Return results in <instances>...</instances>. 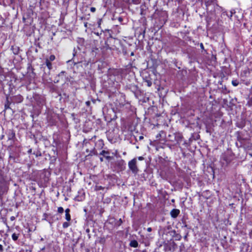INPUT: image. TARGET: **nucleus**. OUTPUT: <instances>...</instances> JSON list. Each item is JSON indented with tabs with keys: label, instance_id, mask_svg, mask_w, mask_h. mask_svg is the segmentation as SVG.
<instances>
[{
	"label": "nucleus",
	"instance_id": "nucleus-48",
	"mask_svg": "<svg viewBox=\"0 0 252 252\" xmlns=\"http://www.w3.org/2000/svg\"><path fill=\"white\" fill-rule=\"evenodd\" d=\"M94 34L99 36L100 38H102V35L100 36V33H99L98 32H94Z\"/></svg>",
	"mask_w": 252,
	"mask_h": 252
},
{
	"label": "nucleus",
	"instance_id": "nucleus-11",
	"mask_svg": "<svg viewBox=\"0 0 252 252\" xmlns=\"http://www.w3.org/2000/svg\"><path fill=\"white\" fill-rule=\"evenodd\" d=\"M237 139L240 143V146L246 145L248 141V138L246 137H244L242 133H238Z\"/></svg>",
	"mask_w": 252,
	"mask_h": 252
},
{
	"label": "nucleus",
	"instance_id": "nucleus-31",
	"mask_svg": "<svg viewBox=\"0 0 252 252\" xmlns=\"http://www.w3.org/2000/svg\"><path fill=\"white\" fill-rule=\"evenodd\" d=\"M246 105L252 109V96L249 98Z\"/></svg>",
	"mask_w": 252,
	"mask_h": 252
},
{
	"label": "nucleus",
	"instance_id": "nucleus-40",
	"mask_svg": "<svg viewBox=\"0 0 252 252\" xmlns=\"http://www.w3.org/2000/svg\"><path fill=\"white\" fill-rule=\"evenodd\" d=\"M64 211V209L62 207H58V212L60 214H62Z\"/></svg>",
	"mask_w": 252,
	"mask_h": 252
},
{
	"label": "nucleus",
	"instance_id": "nucleus-14",
	"mask_svg": "<svg viewBox=\"0 0 252 252\" xmlns=\"http://www.w3.org/2000/svg\"><path fill=\"white\" fill-rule=\"evenodd\" d=\"M210 15L209 14V12H207L208 15L206 17V21L207 23V26H209L211 25L212 21H214V13L212 11L210 12Z\"/></svg>",
	"mask_w": 252,
	"mask_h": 252
},
{
	"label": "nucleus",
	"instance_id": "nucleus-29",
	"mask_svg": "<svg viewBox=\"0 0 252 252\" xmlns=\"http://www.w3.org/2000/svg\"><path fill=\"white\" fill-rule=\"evenodd\" d=\"M19 236H20V234L19 233H14L12 235V240L13 241H17L18 240Z\"/></svg>",
	"mask_w": 252,
	"mask_h": 252
},
{
	"label": "nucleus",
	"instance_id": "nucleus-35",
	"mask_svg": "<svg viewBox=\"0 0 252 252\" xmlns=\"http://www.w3.org/2000/svg\"><path fill=\"white\" fill-rule=\"evenodd\" d=\"M239 84L238 80L237 79L233 80L232 81V84L234 87H237Z\"/></svg>",
	"mask_w": 252,
	"mask_h": 252
},
{
	"label": "nucleus",
	"instance_id": "nucleus-59",
	"mask_svg": "<svg viewBox=\"0 0 252 252\" xmlns=\"http://www.w3.org/2000/svg\"><path fill=\"white\" fill-rule=\"evenodd\" d=\"M32 153V149H29L28 151V153L30 154H31Z\"/></svg>",
	"mask_w": 252,
	"mask_h": 252
},
{
	"label": "nucleus",
	"instance_id": "nucleus-2",
	"mask_svg": "<svg viewBox=\"0 0 252 252\" xmlns=\"http://www.w3.org/2000/svg\"><path fill=\"white\" fill-rule=\"evenodd\" d=\"M153 17L156 20L159 22L160 26L164 25L168 20L167 12L162 9H157L153 14Z\"/></svg>",
	"mask_w": 252,
	"mask_h": 252
},
{
	"label": "nucleus",
	"instance_id": "nucleus-16",
	"mask_svg": "<svg viewBox=\"0 0 252 252\" xmlns=\"http://www.w3.org/2000/svg\"><path fill=\"white\" fill-rule=\"evenodd\" d=\"M105 41L109 44V45H110L111 47H113L114 50L116 49L115 44L116 42L118 41L117 39L112 37L111 38H109L108 39H106Z\"/></svg>",
	"mask_w": 252,
	"mask_h": 252
},
{
	"label": "nucleus",
	"instance_id": "nucleus-22",
	"mask_svg": "<svg viewBox=\"0 0 252 252\" xmlns=\"http://www.w3.org/2000/svg\"><path fill=\"white\" fill-rule=\"evenodd\" d=\"M100 155H102L107 160H110L112 158L109 156L110 153L108 151L102 150L100 153Z\"/></svg>",
	"mask_w": 252,
	"mask_h": 252
},
{
	"label": "nucleus",
	"instance_id": "nucleus-64",
	"mask_svg": "<svg viewBox=\"0 0 252 252\" xmlns=\"http://www.w3.org/2000/svg\"><path fill=\"white\" fill-rule=\"evenodd\" d=\"M100 160L101 161H103V158H100Z\"/></svg>",
	"mask_w": 252,
	"mask_h": 252
},
{
	"label": "nucleus",
	"instance_id": "nucleus-28",
	"mask_svg": "<svg viewBox=\"0 0 252 252\" xmlns=\"http://www.w3.org/2000/svg\"><path fill=\"white\" fill-rule=\"evenodd\" d=\"M104 48L106 50H109L110 51L114 50L113 47H112L109 45V44L105 40V46H104Z\"/></svg>",
	"mask_w": 252,
	"mask_h": 252
},
{
	"label": "nucleus",
	"instance_id": "nucleus-41",
	"mask_svg": "<svg viewBox=\"0 0 252 252\" xmlns=\"http://www.w3.org/2000/svg\"><path fill=\"white\" fill-rule=\"evenodd\" d=\"M173 0H163V3L166 5H168L169 2L172 1Z\"/></svg>",
	"mask_w": 252,
	"mask_h": 252
},
{
	"label": "nucleus",
	"instance_id": "nucleus-42",
	"mask_svg": "<svg viewBox=\"0 0 252 252\" xmlns=\"http://www.w3.org/2000/svg\"><path fill=\"white\" fill-rule=\"evenodd\" d=\"M222 89H223V92L224 93H228L229 91H227V88L225 86H224V87H222Z\"/></svg>",
	"mask_w": 252,
	"mask_h": 252
},
{
	"label": "nucleus",
	"instance_id": "nucleus-5",
	"mask_svg": "<svg viewBox=\"0 0 252 252\" xmlns=\"http://www.w3.org/2000/svg\"><path fill=\"white\" fill-rule=\"evenodd\" d=\"M84 60V58L82 55L77 52L75 48H74L73 51V57L70 60L67 61V63L72 62L74 65L77 64L82 63Z\"/></svg>",
	"mask_w": 252,
	"mask_h": 252
},
{
	"label": "nucleus",
	"instance_id": "nucleus-36",
	"mask_svg": "<svg viewBox=\"0 0 252 252\" xmlns=\"http://www.w3.org/2000/svg\"><path fill=\"white\" fill-rule=\"evenodd\" d=\"M66 72L65 71H62L59 74L58 77L61 78V79L63 78V76H64L66 74Z\"/></svg>",
	"mask_w": 252,
	"mask_h": 252
},
{
	"label": "nucleus",
	"instance_id": "nucleus-63",
	"mask_svg": "<svg viewBox=\"0 0 252 252\" xmlns=\"http://www.w3.org/2000/svg\"><path fill=\"white\" fill-rule=\"evenodd\" d=\"M134 52H132L131 53H130V56H134Z\"/></svg>",
	"mask_w": 252,
	"mask_h": 252
},
{
	"label": "nucleus",
	"instance_id": "nucleus-62",
	"mask_svg": "<svg viewBox=\"0 0 252 252\" xmlns=\"http://www.w3.org/2000/svg\"><path fill=\"white\" fill-rule=\"evenodd\" d=\"M182 144L183 145H187V141H184Z\"/></svg>",
	"mask_w": 252,
	"mask_h": 252
},
{
	"label": "nucleus",
	"instance_id": "nucleus-50",
	"mask_svg": "<svg viewBox=\"0 0 252 252\" xmlns=\"http://www.w3.org/2000/svg\"><path fill=\"white\" fill-rule=\"evenodd\" d=\"M33 154L35 155L36 157L41 156V154L39 152H37L36 154L35 153H34Z\"/></svg>",
	"mask_w": 252,
	"mask_h": 252
},
{
	"label": "nucleus",
	"instance_id": "nucleus-58",
	"mask_svg": "<svg viewBox=\"0 0 252 252\" xmlns=\"http://www.w3.org/2000/svg\"><path fill=\"white\" fill-rule=\"evenodd\" d=\"M91 102L89 101H87L86 102V104L87 106H89L90 105Z\"/></svg>",
	"mask_w": 252,
	"mask_h": 252
},
{
	"label": "nucleus",
	"instance_id": "nucleus-60",
	"mask_svg": "<svg viewBox=\"0 0 252 252\" xmlns=\"http://www.w3.org/2000/svg\"><path fill=\"white\" fill-rule=\"evenodd\" d=\"M143 138H144V137L143 136H140L139 137V140H141L143 139Z\"/></svg>",
	"mask_w": 252,
	"mask_h": 252
},
{
	"label": "nucleus",
	"instance_id": "nucleus-27",
	"mask_svg": "<svg viewBox=\"0 0 252 252\" xmlns=\"http://www.w3.org/2000/svg\"><path fill=\"white\" fill-rule=\"evenodd\" d=\"M7 85L8 86V90H9V94L10 95L11 93H13V90L15 89L14 85H13L11 83H8L7 84Z\"/></svg>",
	"mask_w": 252,
	"mask_h": 252
},
{
	"label": "nucleus",
	"instance_id": "nucleus-25",
	"mask_svg": "<svg viewBox=\"0 0 252 252\" xmlns=\"http://www.w3.org/2000/svg\"><path fill=\"white\" fill-rule=\"evenodd\" d=\"M70 209L67 208L65 210V219L67 221H70L71 220V216L69 214Z\"/></svg>",
	"mask_w": 252,
	"mask_h": 252
},
{
	"label": "nucleus",
	"instance_id": "nucleus-12",
	"mask_svg": "<svg viewBox=\"0 0 252 252\" xmlns=\"http://www.w3.org/2000/svg\"><path fill=\"white\" fill-rule=\"evenodd\" d=\"M143 92L139 88L136 90L135 93H134L135 97L138 99L139 101H142L143 102H146L144 99L142 100V98L143 95Z\"/></svg>",
	"mask_w": 252,
	"mask_h": 252
},
{
	"label": "nucleus",
	"instance_id": "nucleus-24",
	"mask_svg": "<svg viewBox=\"0 0 252 252\" xmlns=\"http://www.w3.org/2000/svg\"><path fill=\"white\" fill-rule=\"evenodd\" d=\"M11 50L14 55H18L19 53L20 48L18 46L13 45L11 47Z\"/></svg>",
	"mask_w": 252,
	"mask_h": 252
},
{
	"label": "nucleus",
	"instance_id": "nucleus-32",
	"mask_svg": "<svg viewBox=\"0 0 252 252\" xmlns=\"http://www.w3.org/2000/svg\"><path fill=\"white\" fill-rule=\"evenodd\" d=\"M125 165H126L125 162L123 159H121L118 162V165L120 166L121 167H122V166H125Z\"/></svg>",
	"mask_w": 252,
	"mask_h": 252
},
{
	"label": "nucleus",
	"instance_id": "nucleus-44",
	"mask_svg": "<svg viewBox=\"0 0 252 252\" xmlns=\"http://www.w3.org/2000/svg\"><path fill=\"white\" fill-rule=\"evenodd\" d=\"M163 131H160V132L157 135V138H158L161 136V133H163Z\"/></svg>",
	"mask_w": 252,
	"mask_h": 252
},
{
	"label": "nucleus",
	"instance_id": "nucleus-10",
	"mask_svg": "<svg viewBox=\"0 0 252 252\" xmlns=\"http://www.w3.org/2000/svg\"><path fill=\"white\" fill-rule=\"evenodd\" d=\"M113 32L112 30L105 29L104 31H101L100 34V36L102 35V38L104 40L108 39L109 38L112 37Z\"/></svg>",
	"mask_w": 252,
	"mask_h": 252
},
{
	"label": "nucleus",
	"instance_id": "nucleus-30",
	"mask_svg": "<svg viewBox=\"0 0 252 252\" xmlns=\"http://www.w3.org/2000/svg\"><path fill=\"white\" fill-rule=\"evenodd\" d=\"M130 246L133 248H137L138 246V244L136 241L133 240V241H131V242L130 243Z\"/></svg>",
	"mask_w": 252,
	"mask_h": 252
},
{
	"label": "nucleus",
	"instance_id": "nucleus-19",
	"mask_svg": "<svg viewBox=\"0 0 252 252\" xmlns=\"http://www.w3.org/2000/svg\"><path fill=\"white\" fill-rule=\"evenodd\" d=\"M45 65L48 69H49L48 74L49 75L50 73V71L53 69V66L52 62L47 60L45 59V62L43 63L42 66Z\"/></svg>",
	"mask_w": 252,
	"mask_h": 252
},
{
	"label": "nucleus",
	"instance_id": "nucleus-54",
	"mask_svg": "<svg viewBox=\"0 0 252 252\" xmlns=\"http://www.w3.org/2000/svg\"><path fill=\"white\" fill-rule=\"evenodd\" d=\"M135 4H138L140 2V0H133Z\"/></svg>",
	"mask_w": 252,
	"mask_h": 252
},
{
	"label": "nucleus",
	"instance_id": "nucleus-33",
	"mask_svg": "<svg viewBox=\"0 0 252 252\" xmlns=\"http://www.w3.org/2000/svg\"><path fill=\"white\" fill-rule=\"evenodd\" d=\"M46 59L52 62L56 59V57L54 55H51L49 58H46Z\"/></svg>",
	"mask_w": 252,
	"mask_h": 252
},
{
	"label": "nucleus",
	"instance_id": "nucleus-52",
	"mask_svg": "<svg viewBox=\"0 0 252 252\" xmlns=\"http://www.w3.org/2000/svg\"><path fill=\"white\" fill-rule=\"evenodd\" d=\"M200 47L202 50H205L204 45L202 43H200Z\"/></svg>",
	"mask_w": 252,
	"mask_h": 252
},
{
	"label": "nucleus",
	"instance_id": "nucleus-21",
	"mask_svg": "<svg viewBox=\"0 0 252 252\" xmlns=\"http://www.w3.org/2000/svg\"><path fill=\"white\" fill-rule=\"evenodd\" d=\"M180 210L177 209H173L170 212V215L172 218H176L180 214Z\"/></svg>",
	"mask_w": 252,
	"mask_h": 252
},
{
	"label": "nucleus",
	"instance_id": "nucleus-39",
	"mask_svg": "<svg viewBox=\"0 0 252 252\" xmlns=\"http://www.w3.org/2000/svg\"><path fill=\"white\" fill-rule=\"evenodd\" d=\"M45 2V0H40V2H39V6L40 7V9H43V5H42V3H44Z\"/></svg>",
	"mask_w": 252,
	"mask_h": 252
},
{
	"label": "nucleus",
	"instance_id": "nucleus-6",
	"mask_svg": "<svg viewBox=\"0 0 252 252\" xmlns=\"http://www.w3.org/2000/svg\"><path fill=\"white\" fill-rule=\"evenodd\" d=\"M7 137V143L9 148H11L15 142L16 137L15 132L12 129H8L6 132Z\"/></svg>",
	"mask_w": 252,
	"mask_h": 252
},
{
	"label": "nucleus",
	"instance_id": "nucleus-18",
	"mask_svg": "<svg viewBox=\"0 0 252 252\" xmlns=\"http://www.w3.org/2000/svg\"><path fill=\"white\" fill-rule=\"evenodd\" d=\"M102 112H103V114L105 116L104 117H105L106 121H111L113 120L116 119L117 118L116 113V111H110L111 112H112V116H111L110 118H109L108 116H107V115H108V114L104 113V111H102Z\"/></svg>",
	"mask_w": 252,
	"mask_h": 252
},
{
	"label": "nucleus",
	"instance_id": "nucleus-13",
	"mask_svg": "<svg viewBox=\"0 0 252 252\" xmlns=\"http://www.w3.org/2000/svg\"><path fill=\"white\" fill-rule=\"evenodd\" d=\"M49 175L50 174L49 173H47L45 172H42L40 174L41 183L43 184L47 183L49 181Z\"/></svg>",
	"mask_w": 252,
	"mask_h": 252
},
{
	"label": "nucleus",
	"instance_id": "nucleus-51",
	"mask_svg": "<svg viewBox=\"0 0 252 252\" xmlns=\"http://www.w3.org/2000/svg\"><path fill=\"white\" fill-rule=\"evenodd\" d=\"M31 50L33 49L35 53H37L38 52V49L36 48L31 47Z\"/></svg>",
	"mask_w": 252,
	"mask_h": 252
},
{
	"label": "nucleus",
	"instance_id": "nucleus-43",
	"mask_svg": "<svg viewBox=\"0 0 252 252\" xmlns=\"http://www.w3.org/2000/svg\"><path fill=\"white\" fill-rule=\"evenodd\" d=\"M21 0H10V3H15L17 2H20Z\"/></svg>",
	"mask_w": 252,
	"mask_h": 252
},
{
	"label": "nucleus",
	"instance_id": "nucleus-53",
	"mask_svg": "<svg viewBox=\"0 0 252 252\" xmlns=\"http://www.w3.org/2000/svg\"><path fill=\"white\" fill-rule=\"evenodd\" d=\"M123 53L124 55H126L127 54L126 50L125 49H123Z\"/></svg>",
	"mask_w": 252,
	"mask_h": 252
},
{
	"label": "nucleus",
	"instance_id": "nucleus-45",
	"mask_svg": "<svg viewBox=\"0 0 252 252\" xmlns=\"http://www.w3.org/2000/svg\"><path fill=\"white\" fill-rule=\"evenodd\" d=\"M3 73V69L0 65V76L2 75Z\"/></svg>",
	"mask_w": 252,
	"mask_h": 252
},
{
	"label": "nucleus",
	"instance_id": "nucleus-4",
	"mask_svg": "<svg viewBox=\"0 0 252 252\" xmlns=\"http://www.w3.org/2000/svg\"><path fill=\"white\" fill-rule=\"evenodd\" d=\"M233 156L229 153H223L220 157V161L223 167L227 166L233 160Z\"/></svg>",
	"mask_w": 252,
	"mask_h": 252
},
{
	"label": "nucleus",
	"instance_id": "nucleus-8",
	"mask_svg": "<svg viewBox=\"0 0 252 252\" xmlns=\"http://www.w3.org/2000/svg\"><path fill=\"white\" fill-rule=\"evenodd\" d=\"M6 189V182L3 176V171L0 167V190L4 192Z\"/></svg>",
	"mask_w": 252,
	"mask_h": 252
},
{
	"label": "nucleus",
	"instance_id": "nucleus-61",
	"mask_svg": "<svg viewBox=\"0 0 252 252\" xmlns=\"http://www.w3.org/2000/svg\"><path fill=\"white\" fill-rule=\"evenodd\" d=\"M97 188L98 190H100V189H103L102 187H101V186H98V187H97Z\"/></svg>",
	"mask_w": 252,
	"mask_h": 252
},
{
	"label": "nucleus",
	"instance_id": "nucleus-7",
	"mask_svg": "<svg viewBox=\"0 0 252 252\" xmlns=\"http://www.w3.org/2000/svg\"><path fill=\"white\" fill-rule=\"evenodd\" d=\"M137 160L136 158H134L132 160H130L128 163V166L129 169L131 172L136 174L138 172V169L136 165Z\"/></svg>",
	"mask_w": 252,
	"mask_h": 252
},
{
	"label": "nucleus",
	"instance_id": "nucleus-46",
	"mask_svg": "<svg viewBox=\"0 0 252 252\" xmlns=\"http://www.w3.org/2000/svg\"><path fill=\"white\" fill-rule=\"evenodd\" d=\"M122 222H123V221H122V219H120L119 220H118V222H117V223H118L117 225H118V226H120V225H121V224L122 223Z\"/></svg>",
	"mask_w": 252,
	"mask_h": 252
},
{
	"label": "nucleus",
	"instance_id": "nucleus-56",
	"mask_svg": "<svg viewBox=\"0 0 252 252\" xmlns=\"http://www.w3.org/2000/svg\"><path fill=\"white\" fill-rule=\"evenodd\" d=\"M152 228L151 227H148V228H147V231H148V232H151V231H152Z\"/></svg>",
	"mask_w": 252,
	"mask_h": 252
},
{
	"label": "nucleus",
	"instance_id": "nucleus-1",
	"mask_svg": "<svg viewBox=\"0 0 252 252\" xmlns=\"http://www.w3.org/2000/svg\"><path fill=\"white\" fill-rule=\"evenodd\" d=\"M23 100V97L18 94L10 96L9 94H6V101L4 104L5 109H10L12 110L14 109L15 103H19Z\"/></svg>",
	"mask_w": 252,
	"mask_h": 252
},
{
	"label": "nucleus",
	"instance_id": "nucleus-37",
	"mask_svg": "<svg viewBox=\"0 0 252 252\" xmlns=\"http://www.w3.org/2000/svg\"><path fill=\"white\" fill-rule=\"evenodd\" d=\"M70 225V223L68 222H64L63 224V228H66Z\"/></svg>",
	"mask_w": 252,
	"mask_h": 252
},
{
	"label": "nucleus",
	"instance_id": "nucleus-55",
	"mask_svg": "<svg viewBox=\"0 0 252 252\" xmlns=\"http://www.w3.org/2000/svg\"><path fill=\"white\" fill-rule=\"evenodd\" d=\"M138 159L139 160H142L144 159V158L143 157H139L138 158Z\"/></svg>",
	"mask_w": 252,
	"mask_h": 252
},
{
	"label": "nucleus",
	"instance_id": "nucleus-15",
	"mask_svg": "<svg viewBox=\"0 0 252 252\" xmlns=\"http://www.w3.org/2000/svg\"><path fill=\"white\" fill-rule=\"evenodd\" d=\"M183 136L180 133H176L175 134V139L177 142V144L180 146L183 142Z\"/></svg>",
	"mask_w": 252,
	"mask_h": 252
},
{
	"label": "nucleus",
	"instance_id": "nucleus-26",
	"mask_svg": "<svg viewBox=\"0 0 252 252\" xmlns=\"http://www.w3.org/2000/svg\"><path fill=\"white\" fill-rule=\"evenodd\" d=\"M27 69H28V72H31V73L32 74L33 76H35V73L33 71L34 69L33 67L32 66L31 64L30 63L28 64Z\"/></svg>",
	"mask_w": 252,
	"mask_h": 252
},
{
	"label": "nucleus",
	"instance_id": "nucleus-20",
	"mask_svg": "<svg viewBox=\"0 0 252 252\" xmlns=\"http://www.w3.org/2000/svg\"><path fill=\"white\" fill-rule=\"evenodd\" d=\"M113 20H117L120 23V24L122 25L125 24L127 22L126 19H125L122 16L115 17V16H114Z\"/></svg>",
	"mask_w": 252,
	"mask_h": 252
},
{
	"label": "nucleus",
	"instance_id": "nucleus-3",
	"mask_svg": "<svg viewBox=\"0 0 252 252\" xmlns=\"http://www.w3.org/2000/svg\"><path fill=\"white\" fill-rule=\"evenodd\" d=\"M27 99L29 100V102L27 105H32L33 107L36 105L39 107V108H42L41 106L44 103L43 97L38 94H34L32 97L30 96V97L28 96Z\"/></svg>",
	"mask_w": 252,
	"mask_h": 252
},
{
	"label": "nucleus",
	"instance_id": "nucleus-57",
	"mask_svg": "<svg viewBox=\"0 0 252 252\" xmlns=\"http://www.w3.org/2000/svg\"><path fill=\"white\" fill-rule=\"evenodd\" d=\"M15 219V218L14 216H12V217H10V220L11 221L14 220Z\"/></svg>",
	"mask_w": 252,
	"mask_h": 252
},
{
	"label": "nucleus",
	"instance_id": "nucleus-38",
	"mask_svg": "<svg viewBox=\"0 0 252 252\" xmlns=\"http://www.w3.org/2000/svg\"><path fill=\"white\" fill-rule=\"evenodd\" d=\"M232 14H233V13L232 12H230V13L229 15H228L226 12H223L222 13V15L223 16L226 15V16H228V17H230V18H231L232 16Z\"/></svg>",
	"mask_w": 252,
	"mask_h": 252
},
{
	"label": "nucleus",
	"instance_id": "nucleus-17",
	"mask_svg": "<svg viewBox=\"0 0 252 252\" xmlns=\"http://www.w3.org/2000/svg\"><path fill=\"white\" fill-rule=\"evenodd\" d=\"M251 72L249 68H245L241 70L240 76L242 78H246L250 76Z\"/></svg>",
	"mask_w": 252,
	"mask_h": 252
},
{
	"label": "nucleus",
	"instance_id": "nucleus-34",
	"mask_svg": "<svg viewBox=\"0 0 252 252\" xmlns=\"http://www.w3.org/2000/svg\"><path fill=\"white\" fill-rule=\"evenodd\" d=\"M145 82L147 83V85L148 87H151L152 85V82L151 80L148 79H144Z\"/></svg>",
	"mask_w": 252,
	"mask_h": 252
},
{
	"label": "nucleus",
	"instance_id": "nucleus-23",
	"mask_svg": "<svg viewBox=\"0 0 252 252\" xmlns=\"http://www.w3.org/2000/svg\"><path fill=\"white\" fill-rule=\"evenodd\" d=\"M138 88L139 87H138L137 85L132 84L129 85V86H127V89L129 90L133 94L135 93V92L136 91Z\"/></svg>",
	"mask_w": 252,
	"mask_h": 252
},
{
	"label": "nucleus",
	"instance_id": "nucleus-9",
	"mask_svg": "<svg viewBox=\"0 0 252 252\" xmlns=\"http://www.w3.org/2000/svg\"><path fill=\"white\" fill-rule=\"evenodd\" d=\"M203 1H204L205 2V4L206 7L207 11H212L216 4L215 0H201L202 2H203Z\"/></svg>",
	"mask_w": 252,
	"mask_h": 252
},
{
	"label": "nucleus",
	"instance_id": "nucleus-49",
	"mask_svg": "<svg viewBox=\"0 0 252 252\" xmlns=\"http://www.w3.org/2000/svg\"><path fill=\"white\" fill-rule=\"evenodd\" d=\"M3 247L2 245L0 244V252H3Z\"/></svg>",
	"mask_w": 252,
	"mask_h": 252
},
{
	"label": "nucleus",
	"instance_id": "nucleus-47",
	"mask_svg": "<svg viewBox=\"0 0 252 252\" xmlns=\"http://www.w3.org/2000/svg\"><path fill=\"white\" fill-rule=\"evenodd\" d=\"M90 10L92 12H94L95 11V10H96V9L94 7H91V8H90Z\"/></svg>",
	"mask_w": 252,
	"mask_h": 252
}]
</instances>
